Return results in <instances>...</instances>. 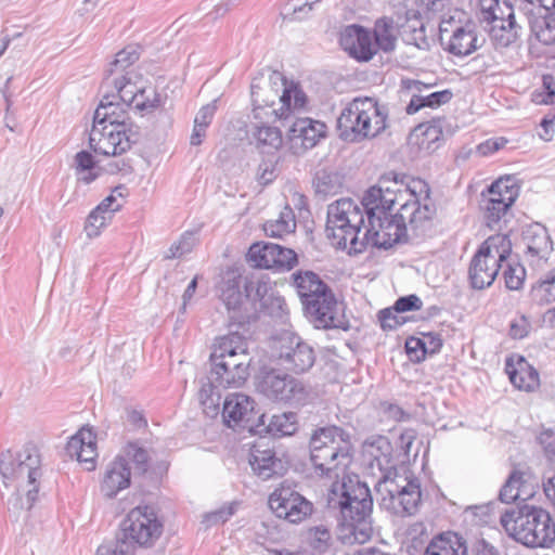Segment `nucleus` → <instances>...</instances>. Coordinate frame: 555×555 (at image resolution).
I'll return each instance as SVG.
<instances>
[{
  "label": "nucleus",
  "instance_id": "53",
  "mask_svg": "<svg viewBox=\"0 0 555 555\" xmlns=\"http://www.w3.org/2000/svg\"><path fill=\"white\" fill-rule=\"evenodd\" d=\"M482 29L487 33L494 31H508L515 28L516 20L514 14V9L511 5V16L508 13L501 14L495 12V18L493 21H485L481 23Z\"/></svg>",
  "mask_w": 555,
  "mask_h": 555
},
{
  "label": "nucleus",
  "instance_id": "45",
  "mask_svg": "<svg viewBox=\"0 0 555 555\" xmlns=\"http://www.w3.org/2000/svg\"><path fill=\"white\" fill-rule=\"evenodd\" d=\"M530 297L540 306L555 301V268L531 286Z\"/></svg>",
  "mask_w": 555,
  "mask_h": 555
},
{
  "label": "nucleus",
  "instance_id": "55",
  "mask_svg": "<svg viewBox=\"0 0 555 555\" xmlns=\"http://www.w3.org/2000/svg\"><path fill=\"white\" fill-rule=\"evenodd\" d=\"M542 91H533L532 101L537 104H554L555 103V79L551 74L542 76Z\"/></svg>",
  "mask_w": 555,
  "mask_h": 555
},
{
  "label": "nucleus",
  "instance_id": "29",
  "mask_svg": "<svg viewBox=\"0 0 555 555\" xmlns=\"http://www.w3.org/2000/svg\"><path fill=\"white\" fill-rule=\"evenodd\" d=\"M404 193H408L410 198L401 204L399 208V218L404 219L406 225L410 227L413 236L418 237L423 234L425 227L428 223L427 219L423 217L421 211L422 197L417 195V185L412 186L406 184Z\"/></svg>",
  "mask_w": 555,
  "mask_h": 555
},
{
  "label": "nucleus",
  "instance_id": "2",
  "mask_svg": "<svg viewBox=\"0 0 555 555\" xmlns=\"http://www.w3.org/2000/svg\"><path fill=\"white\" fill-rule=\"evenodd\" d=\"M251 360L248 341L237 331L231 330L228 335L216 338L207 384H203L201 396H214L218 388L242 387L249 376Z\"/></svg>",
  "mask_w": 555,
  "mask_h": 555
},
{
  "label": "nucleus",
  "instance_id": "17",
  "mask_svg": "<svg viewBox=\"0 0 555 555\" xmlns=\"http://www.w3.org/2000/svg\"><path fill=\"white\" fill-rule=\"evenodd\" d=\"M268 504L278 518L291 524L304 521L313 512V504L309 500L283 485L269 495Z\"/></svg>",
  "mask_w": 555,
  "mask_h": 555
},
{
  "label": "nucleus",
  "instance_id": "24",
  "mask_svg": "<svg viewBox=\"0 0 555 555\" xmlns=\"http://www.w3.org/2000/svg\"><path fill=\"white\" fill-rule=\"evenodd\" d=\"M249 464L254 473L263 480L282 476L286 472L284 462L275 455L274 450L261 449L258 443L250 449Z\"/></svg>",
  "mask_w": 555,
  "mask_h": 555
},
{
  "label": "nucleus",
  "instance_id": "58",
  "mask_svg": "<svg viewBox=\"0 0 555 555\" xmlns=\"http://www.w3.org/2000/svg\"><path fill=\"white\" fill-rule=\"evenodd\" d=\"M195 236L193 233L185 232L181 235L178 242H175L170 248L169 254L166 256L167 259L181 258L185 254L192 251L195 246Z\"/></svg>",
  "mask_w": 555,
  "mask_h": 555
},
{
  "label": "nucleus",
  "instance_id": "64",
  "mask_svg": "<svg viewBox=\"0 0 555 555\" xmlns=\"http://www.w3.org/2000/svg\"><path fill=\"white\" fill-rule=\"evenodd\" d=\"M538 443L542 447L545 456L555 459V429L545 428L537 437Z\"/></svg>",
  "mask_w": 555,
  "mask_h": 555
},
{
  "label": "nucleus",
  "instance_id": "4",
  "mask_svg": "<svg viewBox=\"0 0 555 555\" xmlns=\"http://www.w3.org/2000/svg\"><path fill=\"white\" fill-rule=\"evenodd\" d=\"M309 452L317 476L338 479L353 459L351 435L337 425L318 427L311 434Z\"/></svg>",
  "mask_w": 555,
  "mask_h": 555
},
{
  "label": "nucleus",
  "instance_id": "30",
  "mask_svg": "<svg viewBox=\"0 0 555 555\" xmlns=\"http://www.w3.org/2000/svg\"><path fill=\"white\" fill-rule=\"evenodd\" d=\"M423 555H468L467 541L457 532L444 531L430 540Z\"/></svg>",
  "mask_w": 555,
  "mask_h": 555
},
{
  "label": "nucleus",
  "instance_id": "59",
  "mask_svg": "<svg viewBox=\"0 0 555 555\" xmlns=\"http://www.w3.org/2000/svg\"><path fill=\"white\" fill-rule=\"evenodd\" d=\"M531 35H541L544 31L555 29V17L551 14H531L528 16Z\"/></svg>",
  "mask_w": 555,
  "mask_h": 555
},
{
  "label": "nucleus",
  "instance_id": "51",
  "mask_svg": "<svg viewBox=\"0 0 555 555\" xmlns=\"http://www.w3.org/2000/svg\"><path fill=\"white\" fill-rule=\"evenodd\" d=\"M465 16L463 11H455L454 14L443 16L439 24V35L449 33L453 36L472 35V30H466L462 17Z\"/></svg>",
  "mask_w": 555,
  "mask_h": 555
},
{
  "label": "nucleus",
  "instance_id": "56",
  "mask_svg": "<svg viewBox=\"0 0 555 555\" xmlns=\"http://www.w3.org/2000/svg\"><path fill=\"white\" fill-rule=\"evenodd\" d=\"M279 249L281 251L278 255H273V261H279L280 263H272V270L278 272L291 271L298 264L297 254L292 248L281 245H279Z\"/></svg>",
  "mask_w": 555,
  "mask_h": 555
},
{
  "label": "nucleus",
  "instance_id": "28",
  "mask_svg": "<svg viewBox=\"0 0 555 555\" xmlns=\"http://www.w3.org/2000/svg\"><path fill=\"white\" fill-rule=\"evenodd\" d=\"M271 117L257 119L250 129L251 140L261 153L273 154L283 145L282 132L278 127L269 126Z\"/></svg>",
  "mask_w": 555,
  "mask_h": 555
},
{
  "label": "nucleus",
  "instance_id": "41",
  "mask_svg": "<svg viewBox=\"0 0 555 555\" xmlns=\"http://www.w3.org/2000/svg\"><path fill=\"white\" fill-rule=\"evenodd\" d=\"M307 94L297 82L291 81L289 87L283 89L281 93L280 103L281 111L279 119H287L292 109L302 108L307 103Z\"/></svg>",
  "mask_w": 555,
  "mask_h": 555
},
{
  "label": "nucleus",
  "instance_id": "22",
  "mask_svg": "<svg viewBox=\"0 0 555 555\" xmlns=\"http://www.w3.org/2000/svg\"><path fill=\"white\" fill-rule=\"evenodd\" d=\"M129 107L121 101L114 100L109 96V93L105 92L94 112L93 125L115 128L139 127L129 117L127 111Z\"/></svg>",
  "mask_w": 555,
  "mask_h": 555
},
{
  "label": "nucleus",
  "instance_id": "37",
  "mask_svg": "<svg viewBox=\"0 0 555 555\" xmlns=\"http://www.w3.org/2000/svg\"><path fill=\"white\" fill-rule=\"evenodd\" d=\"M113 87L117 93L109 94L114 100L121 101L127 106L134 105L139 98H143L145 94L144 89L137 88L135 85L131 82V79L127 75H121L117 78H109V83L104 85L102 82V89Z\"/></svg>",
  "mask_w": 555,
  "mask_h": 555
},
{
  "label": "nucleus",
  "instance_id": "52",
  "mask_svg": "<svg viewBox=\"0 0 555 555\" xmlns=\"http://www.w3.org/2000/svg\"><path fill=\"white\" fill-rule=\"evenodd\" d=\"M480 24L485 21H493L495 12L511 15V3L507 0H479Z\"/></svg>",
  "mask_w": 555,
  "mask_h": 555
},
{
  "label": "nucleus",
  "instance_id": "50",
  "mask_svg": "<svg viewBox=\"0 0 555 555\" xmlns=\"http://www.w3.org/2000/svg\"><path fill=\"white\" fill-rule=\"evenodd\" d=\"M444 49L456 56H466L477 50L478 37H446Z\"/></svg>",
  "mask_w": 555,
  "mask_h": 555
},
{
  "label": "nucleus",
  "instance_id": "3",
  "mask_svg": "<svg viewBox=\"0 0 555 555\" xmlns=\"http://www.w3.org/2000/svg\"><path fill=\"white\" fill-rule=\"evenodd\" d=\"M300 298L305 317L318 330L350 328L343 302L319 274L310 270H298L292 274Z\"/></svg>",
  "mask_w": 555,
  "mask_h": 555
},
{
  "label": "nucleus",
  "instance_id": "57",
  "mask_svg": "<svg viewBox=\"0 0 555 555\" xmlns=\"http://www.w3.org/2000/svg\"><path fill=\"white\" fill-rule=\"evenodd\" d=\"M309 538L314 550L325 552L331 545L332 534L326 526L320 525L309 530Z\"/></svg>",
  "mask_w": 555,
  "mask_h": 555
},
{
  "label": "nucleus",
  "instance_id": "15",
  "mask_svg": "<svg viewBox=\"0 0 555 555\" xmlns=\"http://www.w3.org/2000/svg\"><path fill=\"white\" fill-rule=\"evenodd\" d=\"M140 135V127L115 128L93 125L89 134V146L94 153L103 156H119L137 144Z\"/></svg>",
  "mask_w": 555,
  "mask_h": 555
},
{
  "label": "nucleus",
  "instance_id": "60",
  "mask_svg": "<svg viewBox=\"0 0 555 555\" xmlns=\"http://www.w3.org/2000/svg\"><path fill=\"white\" fill-rule=\"evenodd\" d=\"M377 318L384 331L397 330L406 322L405 318L397 315L392 306L379 310Z\"/></svg>",
  "mask_w": 555,
  "mask_h": 555
},
{
  "label": "nucleus",
  "instance_id": "46",
  "mask_svg": "<svg viewBox=\"0 0 555 555\" xmlns=\"http://www.w3.org/2000/svg\"><path fill=\"white\" fill-rule=\"evenodd\" d=\"M122 452V456L126 457L128 463L131 462L133 464L135 475L143 476L149 472L151 457L149 451L139 442H128L124 447Z\"/></svg>",
  "mask_w": 555,
  "mask_h": 555
},
{
  "label": "nucleus",
  "instance_id": "9",
  "mask_svg": "<svg viewBox=\"0 0 555 555\" xmlns=\"http://www.w3.org/2000/svg\"><path fill=\"white\" fill-rule=\"evenodd\" d=\"M364 224L362 210L351 198H340L327 207L325 233L335 240L340 249L350 245L349 254H361L365 250V242L359 240V233Z\"/></svg>",
  "mask_w": 555,
  "mask_h": 555
},
{
  "label": "nucleus",
  "instance_id": "43",
  "mask_svg": "<svg viewBox=\"0 0 555 555\" xmlns=\"http://www.w3.org/2000/svg\"><path fill=\"white\" fill-rule=\"evenodd\" d=\"M526 473L519 469H513L508 475L506 481L502 486L499 492V499L503 503H512L520 499L521 493H525L527 498L529 493L525 491L526 488Z\"/></svg>",
  "mask_w": 555,
  "mask_h": 555
},
{
  "label": "nucleus",
  "instance_id": "25",
  "mask_svg": "<svg viewBox=\"0 0 555 555\" xmlns=\"http://www.w3.org/2000/svg\"><path fill=\"white\" fill-rule=\"evenodd\" d=\"M250 95L254 119H263L264 117L279 118L281 111L275 108L276 101L280 102L281 94L279 88L273 89L271 85H260L253 80L250 85Z\"/></svg>",
  "mask_w": 555,
  "mask_h": 555
},
{
  "label": "nucleus",
  "instance_id": "8",
  "mask_svg": "<svg viewBox=\"0 0 555 555\" xmlns=\"http://www.w3.org/2000/svg\"><path fill=\"white\" fill-rule=\"evenodd\" d=\"M0 474L3 479L24 478L31 487L27 490L26 500L18 491L14 492L8 500V509L13 513L17 520L21 512L26 508L31 509L38 500L39 483L41 476V459L38 449L33 444H27L15 455L8 450L0 455Z\"/></svg>",
  "mask_w": 555,
  "mask_h": 555
},
{
  "label": "nucleus",
  "instance_id": "31",
  "mask_svg": "<svg viewBox=\"0 0 555 555\" xmlns=\"http://www.w3.org/2000/svg\"><path fill=\"white\" fill-rule=\"evenodd\" d=\"M496 266L503 268L512 254V242L507 234L496 233L481 243L475 253Z\"/></svg>",
  "mask_w": 555,
  "mask_h": 555
},
{
  "label": "nucleus",
  "instance_id": "20",
  "mask_svg": "<svg viewBox=\"0 0 555 555\" xmlns=\"http://www.w3.org/2000/svg\"><path fill=\"white\" fill-rule=\"evenodd\" d=\"M524 256L532 268H541L547 262L552 251L553 242L547 229L539 222L526 225L521 232Z\"/></svg>",
  "mask_w": 555,
  "mask_h": 555
},
{
  "label": "nucleus",
  "instance_id": "14",
  "mask_svg": "<svg viewBox=\"0 0 555 555\" xmlns=\"http://www.w3.org/2000/svg\"><path fill=\"white\" fill-rule=\"evenodd\" d=\"M367 221L369 227L362 237L365 247L372 245L388 250L396 244H408L412 241L404 219L399 218V210L395 215L379 217L372 214Z\"/></svg>",
  "mask_w": 555,
  "mask_h": 555
},
{
  "label": "nucleus",
  "instance_id": "34",
  "mask_svg": "<svg viewBox=\"0 0 555 555\" xmlns=\"http://www.w3.org/2000/svg\"><path fill=\"white\" fill-rule=\"evenodd\" d=\"M339 47L349 57L358 62H369L376 54L373 37H338Z\"/></svg>",
  "mask_w": 555,
  "mask_h": 555
},
{
  "label": "nucleus",
  "instance_id": "54",
  "mask_svg": "<svg viewBox=\"0 0 555 555\" xmlns=\"http://www.w3.org/2000/svg\"><path fill=\"white\" fill-rule=\"evenodd\" d=\"M413 185H417V195L422 197L421 211L423 217H425L429 223L437 212L436 205L430 198V188L425 181L421 179L413 180Z\"/></svg>",
  "mask_w": 555,
  "mask_h": 555
},
{
  "label": "nucleus",
  "instance_id": "5",
  "mask_svg": "<svg viewBox=\"0 0 555 555\" xmlns=\"http://www.w3.org/2000/svg\"><path fill=\"white\" fill-rule=\"evenodd\" d=\"M164 525L155 508L139 505L121 520L115 540L101 544L96 555H134L137 547H151L163 533Z\"/></svg>",
  "mask_w": 555,
  "mask_h": 555
},
{
  "label": "nucleus",
  "instance_id": "32",
  "mask_svg": "<svg viewBox=\"0 0 555 555\" xmlns=\"http://www.w3.org/2000/svg\"><path fill=\"white\" fill-rule=\"evenodd\" d=\"M500 272L499 266L475 254L468 268L469 285L473 289L481 291L490 287Z\"/></svg>",
  "mask_w": 555,
  "mask_h": 555
},
{
  "label": "nucleus",
  "instance_id": "12",
  "mask_svg": "<svg viewBox=\"0 0 555 555\" xmlns=\"http://www.w3.org/2000/svg\"><path fill=\"white\" fill-rule=\"evenodd\" d=\"M256 390L268 400L295 406L306 405L311 399V388L275 367L262 366L255 376Z\"/></svg>",
  "mask_w": 555,
  "mask_h": 555
},
{
  "label": "nucleus",
  "instance_id": "63",
  "mask_svg": "<svg viewBox=\"0 0 555 555\" xmlns=\"http://www.w3.org/2000/svg\"><path fill=\"white\" fill-rule=\"evenodd\" d=\"M109 219L106 214L98 210V207L91 210L89 214L85 230L89 237H94L100 234V230L106 225V220Z\"/></svg>",
  "mask_w": 555,
  "mask_h": 555
},
{
  "label": "nucleus",
  "instance_id": "13",
  "mask_svg": "<svg viewBox=\"0 0 555 555\" xmlns=\"http://www.w3.org/2000/svg\"><path fill=\"white\" fill-rule=\"evenodd\" d=\"M274 349L276 362L285 372L295 375L305 374L315 363L314 348L295 333L282 334Z\"/></svg>",
  "mask_w": 555,
  "mask_h": 555
},
{
  "label": "nucleus",
  "instance_id": "10",
  "mask_svg": "<svg viewBox=\"0 0 555 555\" xmlns=\"http://www.w3.org/2000/svg\"><path fill=\"white\" fill-rule=\"evenodd\" d=\"M256 282L244 278L238 268H228L219 283V297L229 315V327L238 332L253 321V297Z\"/></svg>",
  "mask_w": 555,
  "mask_h": 555
},
{
  "label": "nucleus",
  "instance_id": "40",
  "mask_svg": "<svg viewBox=\"0 0 555 555\" xmlns=\"http://www.w3.org/2000/svg\"><path fill=\"white\" fill-rule=\"evenodd\" d=\"M452 98L453 92L450 89L431 92L427 95L413 94L405 107V112L408 115H413L423 107L438 108L441 105L449 103Z\"/></svg>",
  "mask_w": 555,
  "mask_h": 555
},
{
  "label": "nucleus",
  "instance_id": "11",
  "mask_svg": "<svg viewBox=\"0 0 555 555\" xmlns=\"http://www.w3.org/2000/svg\"><path fill=\"white\" fill-rule=\"evenodd\" d=\"M520 186L512 176L501 177L480 194L479 210L485 225L502 231L513 217L512 205L519 195Z\"/></svg>",
  "mask_w": 555,
  "mask_h": 555
},
{
  "label": "nucleus",
  "instance_id": "39",
  "mask_svg": "<svg viewBox=\"0 0 555 555\" xmlns=\"http://www.w3.org/2000/svg\"><path fill=\"white\" fill-rule=\"evenodd\" d=\"M281 250L278 244L268 242H256L249 247L246 259L254 267L258 269H271L273 261V255H278ZM278 263H280L278 261Z\"/></svg>",
  "mask_w": 555,
  "mask_h": 555
},
{
  "label": "nucleus",
  "instance_id": "62",
  "mask_svg": "<svg viewBox=\"0 0 555 555\" xmlns=\"http://www.w3.org/2000/svg\"><path fill=\"white\" fill-rule=\"evenodd\" d=\"M404 347L411 361L418 363L426 359L427 349L425 347V339L410 336L406 338Z\"/></svg>",
  "mask_w": 555,
  "mask_h": 555
},
{
  "label": "nucleus",
  "instance_id": "61",
  "mask_svg": "<svg viewBox=\"0 0 555 555\" xmlns=\"http://www.w3.org/2000/svg\"><path fill=\"white\" fill-rule=\"evenodd\" d=\"M278 163L276 159H263L257 170V180L262 185L272 183L278 177Z\"/></svg>",
  "mask_w": 555,
  "mask_h": 555
},
{
  "label": "nucleus",
  "instance_id": "23",
  "mask_svg": "<svg viewBox=\"0 0 555 555\" xmlns=\"http://www.w3.org/2000/svg\"><path fill=\"white\" fill-rule=\"evenodd\" d=\"M130 485L131 468L126 457L119 454L106 466L101 482V492L106 499H114L120 491L129 488Z\"/></svg>",
  "mask_w": 555,
  "mask_h": 555
},
{
  "label": "nucleus",
  "instance_id": "21",
  "mask_svg": "<svg viewBox=\"0 0 555 555\" xmlns=\"http://www.w3.org/2000/svg\"><path fill=\"white\" fill-rule=\"evenodd\" d=\"M326 125L309 117L296 118L287 131V144L292 154L300 156L313 149L326 137Z\"/></svg>",
  "mask_w": 555,
  "mask_h": 555
},
{
  "label": "nucleus",
  "instance_id": "49",
  "mask_svg": "<svg viewBox=\"0 0 555 555\" xmlns=\"http://www.w3.org/2000/svg\"><path fill=\"white\" fill-rule=\"evenodd\" d=\"M393 28V20L391 17L383 16L377 18L374 25L372 33L365 27L352 24L345 27V30L341 35H389L390 30Z\"/></svg>",
  "mask_w": 555,
  "mask_h": 555
},
{
  "label": "nucleus",
  "instance_id": "7",
  "mask_svg": "<svg viewBox=\"0 0 555 555\" xmlns=\"http://www.w3.org/2000/svg\"><path fill=\"white\" fill-rule=\"evenodd\" d=\"M505 531L528 547H548L555 542V522L548 512L534 505H517L500 518Z\"/></svg>",
  "mask_w": 555,
  "mask_h": 555
},
{
  "label": "nucleus",
  "instance_id": "26",
  "mask_svg": "<svg viewBox=\"0 0 555 555\" xmlns=\"http://www.w3.org/2000/svg\"><path fill=\"white\" fill-rule=\"evenodd\" d=\"M285 306L284 298L275 294L268 282H256L251 307L253 320L257 319V312H262L272 318H281Z\"/></svg>",
  "mask_w": 555,
  "mask_h": 555
},
{
  "label": "nucleus",
  "instance_id": "48",
  "mask_svg": "<svg viewBox=\"0 0 555 555\" xmlns=\"http://www.w3.org/2000/svg\"><path fill=\"white\" fill-rule=\"evenodd\" d=\"M503 268V279L506 288L509 291H518L522 288L526 280L525 267L519 262L507 261Z\"/></svg>",
  "mask_w": 555,
  "mask_h": 555
},
{
  "label": "nucleus",
  "instance_id": "19",
  "mask_svg": "<svg viewBox=\"0 0 555 555\" xmlns=\"http://www.w3.org/2000/svg\"><path fill=\"white\" fill-rule=\"evenodd\" d=\"M406 180H409V177L404 173L400 175L395 171L384 173L379 179V184L370 188L363 196L362 205L366 217L369 218L372 214L377 217L391 215L390 211L397 201L396 193L400 190H391L389 186H384V184L393 182L396 185L400 184L406 188V184H409Z\"/></svg>",
  "mask_w": 555,
  "mask_h": 555
},
{
  "label": "nucleus",
  "instance_id": "33",
  "mask_svg": "<svg viewBox=\"0 0 555 555\" xmlns=\"http://www.w3.org/2000/svg\"><path fill=\"white\" fill-rule=\"evenodd\" d=\"M517 365L518 367H515L508 360L506 361L505 370L511 383L520 390H535L540 385L538 371L524 357H519Z\"/></svg>",
  "mask_w": 555,
  "mask_h": 555
},
{
  "label": "nucleus",
  "instance_id": "35",
  "mask_svg": "<svg viewBox=\"0 0 555 555\" xmlns=\"http://www.w3.org/2000/svg\"><path fill=\"white\" fill-rule=\"evenodd\" d=\"M442 135L443 133L440 126L423 122L413 129L410 138L413 143L418 146L420 151L429 154L439 147Z\"/></svg>",
  "mask_w": 555,
  "mask_h": 555
},
{
  "label": "nucleus",
  "instance_id": "1",
  "mask_svg": "<svg viewBox=\"0 0 555 555\" xmlns=\"http://www.w3.org/2000/svg\"><path fill=\"white\" fill-rule=\"evenodd\" d=\"M327 506L339 511L338 539L344 544H363L373 534V498L358 475H344L327 492Z\"/></svg>",
  "mask_w": 555,
  "mask_h": 555
},
{
  "label": "nucleus",
  "instance_id": "42",
  "mask_svg": "<svg viewBox=\"0 0 555 555\" xmlns=\"http://www.w3.org/2000/svg\"><path fill=\"white\" fill-rule=\"evenodd\" d=\"M141 55L139 44H129L116 53L114 61L108 64L105 70L104 85L109 83V77L114 74L122 73L126 68L134 64Z\"/></svg>",
  "mask_w": 555,
  "mask_h": 555
},
{
  "label": "nucleus",
  "instance_id": "27",
  "mask_svg": "<svg viewBox=\"0 0 555 555\" xmlns=\"http://www.w3.org/2000/svg\"><path fill=\"white\" fill-rule=\"evenodd\" d=\"M66 452L77 461L86 464V470L91 472L95 468L96 442L95 435L91 429H80L76 435L69 438L66 443Z\"/></svg>",
  "mask_w": 555,
  "mask_h": 555
},
{
  "label": "nucleus",
  "instance_id": "6",
  "mask_svg": "<svg viewBox=\"0 0 555 555\" xmlns=\"http://www.w3.org/2000/svg\"><path fill=\"white\" fill-rule=\"evenodd\" d=\"M389 109L371 96H357L337 117L338 137L346 142H362L379 137L388 128Z\"/></svg>",
  "mask_w": 555,
  "mask_h": 555
},
{
  "label": "nucleus",
  "instance_id": "44",
  "mask_svg": "<svg viewBox=\"0 0 555 555\" xmlns=\"http://www.w3.org/2000/svg\"><path fill=\"white\" fill-rule=\"evenodd\" d=\"M295 229V215L288 205L280 212L279 219L269 220L263 224L266 235L270 237H282L284 234L294 232Z\"/></svg>",
  "mask_w": 555,
  "mask_h": 555
},
{
  "label": "nucleus",
  "instance_id": "38",
  "mask_svg": "<svg viewBox=\"0 0 555 555\" xmlns=\"http://www.w3.org/2000/svg\"><path fill=\"white\" fill-rule=\"evenodd\" d=\"M297 414L294 412H284L282 414L273 415L268 425H266V422L263 421V426L257 427V429H259V433L255 434L261 435L262 433H267L273 437H283L295 434L297 431Z\"/></svg>",
  "mask_w": 555,
  "mask_h": 555
},
{
  "label": "nucleus",
  "instance_id": "36",
  "mask_svg": "<svg viewBox=\"0 0 555 555\" xmlns=\"http://www.w3.org/2000/svg\"><path fill=\"white\" fill-rule=\"evenodd\" d=\"M345 176L338 171L321 169L315 172L313 188L322 199L338 194L344 186Z\"/></svg>",
  "mask_w": 555,
  "mask_h": 555
},
{
  "label": "nucleus",
  "instance_id": "18",
  "mask_svg": "<svg viewBox=\"0 0 555 555\" xmlns=\"http://www.w3.org/2000/svg\"><path fill=\"white\" fill-rule=\"evenodd\" d=\"M256 405L255 400L244 393L227 397L222 409L224 423L228 427L238 426L251 434L259 433L257 427L263 426L266 414L259 413Z\"/></svg>",
  "mask_w": 555,
  "mask_h": 555
},
{
  "label": "nucleus",
  "instance_id": "16",
  "mask_svg": "<svg viewBox=\"0 0 555 555\" xmlns=\"http://www.w3.org/2000/svg\"><path fill=\"white\" fill-rule=\"evenodd\" d=\"M404 485H400L388 475L383 477L378 482L377 491L382 492L383 487L387 492L392 505V509L397 515L411 516L414 515L420 507L422 500L421 483L416 477H404Z\"/></svg>",
  "mask_w": 555,
  "mask_h": 555
},
{
  "label": "nucleus",
  "instance_id": "47",
  "mask_svg": "<svg viewBox=\"0 0 555 555\" xmlns=\"http://www.w3.org/2000/svg\"><path fill=\"white\" fill-rule=\"evenodd\" d=\"M321 0H295L288 1L283 9L282 15L288 21H305L321 3Z\"/></svg>",
  "mask_w": 555,
  "mask_h": 555
}]
</instances>
